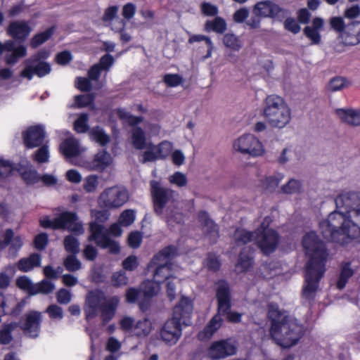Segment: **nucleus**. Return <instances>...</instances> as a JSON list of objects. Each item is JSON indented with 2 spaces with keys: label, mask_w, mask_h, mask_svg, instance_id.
<instances>
[{
  "label": "nucleus",
  "mask_w": 360,
  "mask_h": 360,
  "mask_svg": "<svg viewBox=\"0 0 360 360\" xmlns=\"http://www.w3.org/2000/svg\"><path fill=\"white\" fill-rule=\"evenodd\" d=\"M302 245L309 259L305 269L302 299L304 304L311 305L319 290L320 281L326 272V264L329 254L324 243L314 232L308 233L304 236Z\"/></svg>",
  "instance_id": "1"
},
{
  "label": "nucleus",
  "mask_w": 360,
  "mask_h": 360,
  "mask_svg": "<svg viewBox=\"0 0 360 360\" xmlns=\"http://www.w3.org/2000/svg\"><path fill=\"white\" fill-rule=\"evenodd\" d=\"M216 297L217 300V314L209 321L204 329L198 335V339L206 340L212 338L214 333L221 327L223 319L221 315L226 316L230 322L240 321L241 314L231 312V292L229 284L224 281H219L217 284Z\"/></svg>",
  "instance_id": "2"
},
{
  "label": "nucleus",
  "mask_w": 360,
  "mask_h": 360,
  "mask_svg": "<svg viewBox=\"0 0 360 360\" xmlns=\"http://www.w3.org/2000/svg\"><path fill=\"white\" fill-rule=\"evenodd\" d=\"M192 311L191 300L182 297L174 308L172 318L167 320L162 327L160 332L161 339L169 345H175L182 334L181 325L190 324Z\"/></svg>",
  "instance_id": "3"
},
{
  "label": "nucleus",
  "mask_w": 360,
  "mask_h": 360,
  "mask_svg": "<svg viewBox=\"0 0 360 360\" xmlns=\"http://www.w3.org/2000/svg\"><path fill=\"white\" fill-rule=\"evenodd\" d=\"M233 238L238 245L254 240L264 255L275 251L279 243V235L269 226H259L255 233L247 231L242 227L236 229Z\"/></svg>",
  "instance_id": "4"
},
{
  "label": "nucleus",
  "mask_w": 360,
  "mask_h": 360,
  "mask_svg": "<svg viewBox=\"0 0 360 360\" xmlns=\"http://www.w3.org/2000/svg\"><path fill=\"white\" fill-rule=\"evenodd\" d=\"M303 326L289 319L271 325L270 335L275 342L283 348L295 345L303 335Z\"/></svg>",
  "instance_id": "5"
},
{
  "label": "nucleus",
  "mask_w": 360,
  "mask_h": 360,
  "mask_svg": "<svg viewBox=\"0 0 360 360\" xmlns=\"http://www.w3.org/2000/svg\"><path fill=\"white\" fill-rule=\"evenodd\" d=\"M264 116L272 127L282 129L290 122L291 111L281 96L269 95L265 99Z\"/></svg>",
  "instance_id": "6"
},
{
  "label": "nucleus",
  "mask_w": 360,
  "mask_h": 360,
  "mask_svg": "<svg viewBox=\"0 0 360 360\" xmlns=\"http://www.w3.org/2000/svg\"><path fill=\"white\" fill-rule=\"evenodd\" d=\"M176 248L169 245L155 255L148 265V269L154 268L153 279L158 283L174 278L170 259L176 255Z\"/></svg>",
  "instance_id": "7"
},
{
  "label": "nucleus",
  "mask_w": 360,
  "mask_h": 360,
  "mask_svg": "<svg viewBox=\"0 0 360 360\" xmlns=\"http://www.w3.org/2000/svg\"><path fill=\"white\" fill-rule=\"evenodd\" d=\"M91 234L89 241H94L98 246L103 249H108L109 252L117 254L120 252V245L112 240L110 236H120L122 234L121 226H90Z\"/></svg>",
  "instance_id": "8"
},
{
  "label": "nucleus",
  "mask_w": 360,
  "mask_h": 360,
  "mask_svg": "<svg viewBox=\"0 0 360 360\" xmlns=\"http://www.w3.org/2000/svg\"><path fill=\"white\" fill-rule=\"evenodd\" d=\"M49 56L47 51L41 49L32 55L25 61V68L20 72V77L31 80L34 75L39 77H43L49 74L51 68L49 63L43 61Z\"/></svg>",
  "instance_id": "9"
},
{
  "label": "nucleus",
  "mask_w": 360,
  "mask_h": 360,
  "mask_svg": "<svg viewBox=\"0 0 360 360\" xmlns=\"http://www.w3.org/2000/svg\"><path fill=\"white\" fill-rule=\"evenodd\" d=\"M129 198L128 191L117 186L106 188L100 194L98 204L100 207L114 210L123 206Z\"/></svg>",
  "instance_id": "10"
},
{
  "label": "nucleus",
  "mask_w": 360,
  "mask_h": 360,
  "mask_svg": "<svg viewBox=\"0 0 360 360\" xmlns=\"http://www.w3.org/2000/svg\"><path fill=\"white\" fill-rule=\"evenodd\" d=\"M233 148L244 154L251 156H259L264 153L262 143L252 134H245L238 139L233 143Z\"/></svg>",
  "instance_id": "11"
},
{
  "label": "nucleus",
  "mask_w": 360,
  "mask_h": 360,
  "mask_svg": "<svg viewBox=\"0 0 360 360\" xmlns=\"http://www.w3.org/2000/svg\"><path fill=\"white\" fill-rule=\"evenodd\" d=\"M41 321V312L30 311L23 316L19 324L26 337L36 338L39 336Z\"/></svg>",
  "instance_id": "12"
},
{
  "label": "nucleus",
  "mask_w": 360,
  "mask_h": 360,
  "mask_svg": "<svg viewBox=\"0 0 360 360\" xmlns=\"http://www.w3.org/2000/svg\"><path fill=\"white\" fill-rule=\"evenodd\" d=\"M172 150V144L168 141H162L158 145L150 142L148 150L142 154L141 163L155 162L157 160H165L167 158Z\"/></svg>",
  "instance_id": "13"
},
{
  "label": "nucleus",
  "mask_w": 360,
  "mask_h": 360,
  "mask_svg": "<svg viewBox=\"0 0 360 360\" xmlns=\"http://www.w3.org/2000/svg\"><path fill=\"white\" fill-rule=\"evenodd\" d=\"M337 207H345L347 212H352L354 217L360 216V193L344 192L335 199Z\"/></svg>",
  "instance_id": "14"
},
{
  "label": "nucleus",
  "mask_w": 360,
  "mask_h": 360,
  "mask_svg": "<svg viewBox=\"0 0 360 360\" xmlns=\"http://www.w3.org/2000/svg\"><path fill=\"white\" fill-rule=\"evenodd\" d=\"M254 14L262 18H271L282 20L285 15V10L275 3L266 0L257 2L253 7Z\"/></svg>",
  "instance_id": "15"
},
{
  "label": "nucleus",
  "mask_w": 360,
  "mask_h": 360,
  "mask_svg": "<svg viewBox=\"0 0 360 360\" xmlns=\"http://www.w3.org/2000/svg\"><path fill=\"white\" fill-rule=\"evenodd\" d=\"M322 230L323 237L333 243H336L342 245L349 243L353 238L349 234L351 228H359V226H323Z\"/></svg>",
  "instance_id": "16"
},
{
  "label": "nucleus",
  "mask_w": 360,
  "mask_h": 360,
  "mask_svg": "<svg viewBox=\"0 0 360 360\" xmlns=\"http://www.w3.org/2000/svg\"><path fill=\"white\" fill-rule=\"evenodd\" d=\"M46 137L43 126L33 125L29 127L22 133L23 144L26 148L32 149L41 146Z\"/></svg>",
  "instance_id": "17"
},
{
  "label": "nucleus",
  "mask_w": 360,
  "mask_h": 360,
  "mask_svg": "<svg viewBox=\"0 0 360 360\" xmlns=\"http://www.w3.org/2000/svg\"><path fill=\"white\" fill-rule=\"evenodd\" d=\"M237 352L236 347L228 340L215 341L207 349V356L211 359H224L234 355Z\"/></svg>",
  "instance_id": "18"
},
{
  "label": "nucleus",
  "mask_w": 360,
  "mask_h": 360,
  "mask_svg": "<svg viewBox=\"0 0 360 360\" xmlns=\"http://www.w3.org/2000/svg\"><path fill=\"white\" fill-rule=\"evenodd\" d=\"M150 185L154 207L162 210L168 202L169 200V193L172 191L162 187L160 182L155 180L151 181Z\"/></svg>",
  "instance_id": "19"
},
{
  "label": "nucleus",
  "mask_w": 360,
  "mask_h": 360,
  "mask_svg": "<svg viewBox=\"0 0 360 360\" xmlns=\"http://www.w3.org/2000/svg\"><path fill=\"white\" fill-rule=\"evenodd\" d=\"M7 34L15 40L24 41L32 32L29 22L17 20L10 22L7 28Z\"/></svg>",
  "instance_id": "20"
},
{
  "label": "nucleus",
  "mask_w": 360,
  "mask_h": 360,
  "mask_svg": "<svg viewBox=\"0 0 360 360\" xmlns=\"http://www.w3.org/2000/svg\"><path fill=\"white\" fill-rule=\"evenodd\" d=\"M323 20L321 18L316 17L312 20L311 26H307L304 28L303 32L307 38H308L312 44H319L321 41L320 30L323 27Z\"/></svg>",
  "instance_id": "21"
},
{
  "label": "nucleus",
  "mask_w": 360,
  "mask_h": 360,
  "mask_svg": "<svg viewBox=\"0 0 360 360\" xmlns=\"http://www.w3.org/2000/svg\"><path fill=\"white\" fill-rule=\"evenodd\" d=\"M119 302L120 300L117 296H113L108 300L104 299V302L100 307L101 316L103 325L114 317Z\"/></svg>",
  "instance_id": "22"
},
{
  "label": "nucleus",
  "mask_w": 360,
  "mask_h": 360,
  "mask_svg": "<svg viewBox=\"0 0 360 360\" xmlns=\"http://www.w3.org/2000/svg\"><path fill=\"white\" fill-rule=\"evenodd\" d=\"M357 225L349 219L347 212L343 213L338 211L330 212L327 219L320 222L319 225Z\"/></svg>",
  "instance_id": "23"
},
{
  "label": "nucleus",
  "mask_w": 360,
  "mask_h": 360,
  "mask_svg": "<svg viewBox=\"0 0 360 360\" xmlns=\"http://www.w3.org/2000/svg\"><path fill=\"white\" fill-rule=\"evenodd\" d=\"M41 257L39 253H32L27 257L21 258L17 263V268L22 272H28L40 266Z\"/></svg>",
  "instance_id": "24"
},
{
  "label": "nucleus",
  "mask_w": 360,
  "mask_h": 360,
  "mask_svg": "<svg viewBox=\"0 0 360 360\" xmlns=\"http://www.w3.org/2000/svg\"><path fill=\"white\" fill-rule=\"evenodd\" d=\"M335 113L343 122H346L352 126L360 125L359 110L339 108L335 110Z\"/></svg>",
  "instance_id": "25"
},
{
  "label": "nucleus",
  "mask_w": 360,
  "mask_h": 360,
  "mask_svg": "<svg viewBox=\"0 0 360 360\" xmlns=\"http://www.w3.org/2000/svg\"><path fill=\"white\" fill-rule=\"evenodd\" d=\"M358 27H359V21L352 22L347 25L341 35L345 45L355 46L359 44V41H357Z\"/></svg>",
  "instance_id": "26"
},
{
  "label": "nucleus",
  "mask_w": 360,
  "mask_h": 360,
  "mask_svg": "<svg viewBox=\"0 0 360 360\" xmlns=\"http://www.w3.org/2000/svg\"><path fill=\"white\" fill-rule=\"evenodd\" d=\"M252 250L250 248H245L240 252L236 264V270L238 272L248 271L253 265Z\"/></svg>",
  "instance_id": "27"
},
{
  "label": "nucleus",
  "mask_w": 360,
  "mask_h": 360,
  "mask_svg": "<svg viewBox=\"0 0 360 360\" xmlns=\"http://www.w3.org/2000/svg\"><path fill=\"white\" fill-rule=\"evenodd\" d=\"M131 141L133 147L136 150H148L149 143H147L146 133L141 127L131 129Z\"/></svg>",
  "instance_id": "28"
},
{
  "label": "nucleus",
  "mask_w": 360,
  "mask_h": 360,
  "mask_svg": "<svg viewBox=\"0 0 360 360\" xmlns=\"http://www.w3.org/2000/svg\"><path fill=\"white\" fill-rule=\"evenodd\" d=\"M60 150L67 158L77 157L80 154L77 141L74 139H66L60 145Z\"/></svg>",
  "instance_id": "29"
},
{
  "label": "nucleus",
  "mask_w": 360,
  "mask_h": 360,
  "mask_svg": "<svg viewBox=\"0 0 360 360\" xmlns=\"http://www.w3.org/2000/svg\"><path fill=\"white\" fill-rule=\"evenodd\" d=\"M89 139L101 146H105L110 141V138L100 126H95L91 128L89 131Z\"/></svg>",
  "instance_id": "30"
},
{
  "label": "nucleus",
  "mask_w": 360,
  "mask_h": 360,
  "mask_svg": "<svg viewBox=\"0 0 360 360\" xmlns=\"http://www.w3.org/2000/svg\"><path fill=\"white\" fill-rule=\"evenodd\" d=\"M354 273L350 262L342 263L340 266V271L336 283L337 288L339 290L343 289L349 279L354 275Z\"/></svg>",
  "instance_id": "31"
},
{
  "label": "nucleus",
  "mask_w": 360,
  "mask_h": 360,
  "mask_svg": "<svg viewBox=\"0 0 360 360\" xmlns=\"http://www.w3.org/2000/svg\"><path fill=\"white\" fill-rule=\"evenodd\" d=\"M227 29V24L224 18L219 16L215 17L212 20H207L205 24V30L207 32H214L217 34H223Z\"/></svg>",
  "instance_id": "32"
},
{
  "label": "nucleus",
  "mask_w": 360,
  "mask_h": 360,
  "mask_svg": "<svg viewBox=\"0 0 360 360\" xmlns=\"http://www.w3.org/2000/svg\"><path fill=\"white\" fill-rule=\"evenodd\" d=\"M152 329L151 321L148 319L144 318L136 323L133 328V334L138 338H145L150 333Z\"/></svg>",
  "instance_id": "33"
},
{
  "label": "nucleus",
  "mask_w": 360,
  "mask_h": 360,
  "mask_svg": "<svg viewBox=\"0 0 360 360\" xmlns=\"http://www.w3.org/2000/svg\"><path fill=\"white\" fill-rule=\"evenodd\" d=\"M110 155L105 150L99 151L92 161L93 169L98 171L104 170L110 165Z\"/></svg>",
  "instance_id": "34"
},
{
  "label": "nucleus",
  "mask_w": 360,
  "mask_h": 360,
  "mask_svg": "<svg viewBox=\"0 0 360 360\" xmlns=\"http://www.w3.org/2000/svg\"><path fill=\"white\" fill-rule=\"evenodd\" d=\"M78 216L75 212L64 211L56 217V225H82L77 222Z\"/></svg>",
  "instance_id": "35"
},
{
  "label": "nucleus",
  "mask_w": 360,
  "mask_h": 360,
  "mask_svg": "<svg viewBox=\"0 0 360 360\" xmlns=\"http://www.w3.org/2000/svg\"><path fill=\"white\" fill-rule=\"evenodd\" d=\"M18 326L16 322L4 323L0 329V345H8L13 340L12 332Z\"/></svg>",
  "instance_id": "36"
},
{
  "label": "nucleus",
  "mask_w": 360,
  "mask_h": 360,
  "mask_svg": "<svg viewBox=\"0 0 360 360\" xmlns=\"http://www.w3.org/2000/svg\"><path fill=\"white\" fill-rule=\"evenodd\" d=\"M56 28V26L53 25L45 31L34 35L30 41L31 47L34 49L37 48L49 40L53 35Z\"/></svg>",
  "instance_id": "37"
},
{
  "label": "nucleus",
  "mask_w": 360,
  "mask_h": 360,
  "mask_svg": "<svg viewBox=\"0 0 360 360\" xmlns=\"http://www.w3.org/2000/svg\"><path fill=\"white\" fill-rule=\"evenodd\" d=\"M141 292L146 299H150L156 295L160 290V286L155 280H147L140 285Z\"/></svg>",
  "instance_id": "38"
},
{
  "label": "nucleus",
  "mask_w": 360,
  "mask_h": 360,
  "mask_svg": "<svg viewBox=\"0 0 360 360\" xmlns=\"http://www.w3.org/2000/svg\"><path fill=\"white\" fill-rule=\"evenodd\" d=\"M268 317L271 320V325L276 323L285 321L290 318L286 316L284 311L279 309L278 305L276 303H270L268 305Z\"/></svg>",
  "instance_id": "39"
},
{
  "label": "nucleus",
  "mask_w": 360,
  "mask_h": 360,
  "mask_svg": "<svg viewBox=\"0 0 360 360\" xmlns=\"http://www.w3.org/2000/svg\"><path fill=\"white\" fill-rule=\"evenodd\" d=\"M73 129L77 134L89 133L91 128L89 125V115L86 112L80 113L73 123Z\"/></svg>",
  "instance_id": "40"
},
{
  "label": "nucleus",
  "mask_w": 360,
  "mask_h": 360,
  "mask_svg": "<svg viewBox=\"0 0 360 360\" xmlns=\"http://www.w3.org/2000/svg\"><path fill=\"white\" fill-rule=\"evenodd\" d=\"M110 209L103 208V210H91V217L95 219L94 221L89 222L87 225H100L107 221L110 216Z\"/></svg>",
  "instance_id": "41"
},
{
  "label": "nucleus",
  "mask_w": 360,
  "mask_h": 360,
  "mask_svg": "<svg viewBox=\"0 0 360 360\" xmlns=\"http://www.w3.org/2000/svg\"><path fill=\"white\" fill-rule=\"evenodd\" d=\"M136 219V211L132 209H127L122 211L117 221L110 225H132Z\"/></svg>",
  "instance_id": "42"
},
{
  "label": "nucleus",
  "mask_w": 360,
  "mask_h": 360,
  "mask_svg": "<svg viewBox=\"0 0 360 360\" xmlns=\"http://www.w3.org/2000/svg\"><path fill=\"white\" fill-rule=\"evenodd\" d=\"M20 176L27 185H34L40 181V175L34 169H25L20 172Z\"/></svg>",
  "instance_id": "43"
},
{
  "label": "nucleus",
  "mask_w": 360,
  "mask_h": 360,
  "mask_svg": "<svg viewBox=\"0 0 360 360\" xmlns=\"http://www.w3.org/2000/svg\"><path fill=\"white\" fill-rule=\"evenodd\" d=\"M223 43L225 46L237 51H239L243 46L240 39L232 33H227L224 35Z\"/></svg>",
  "instance_id": "44"
},
{
  "label": "nucleus",
  "mask_w": 360,
  "mask_h": 360,
  "mask_svg": "<svg viewBox=\"0 0 360 360\" xmlns=\"http://www.w3.org/2000/svg\"><path fill=\"white\" fill-rule=\"evenodd\" d=\"M63 245L65 251L70 255H77L79 252V242L72 235L68 236L64 238Z\"/></svg>",
  "instance_id": "45"
},
{
  "label": "nucleus",
  "mask_w": 360,
  "mask_h": 360,
  "mask_svg": "<svg viewBox=\"0 0 360 360\" xmlns=\"http://www.w3.org/2000/svg\"><path fill=\"white\" fill-rule=\"evenodd\" d=\"M281 190L285 194L299 193L302 190V183L298 180L291 179L282 186Z\"/></svg>",
  "instance_id": "46"
},
{
  "label": "nucleus",
  "mask_w": 360,
  "mask_h": 360,
  "mask_svg": "<svg viewBox=\"0 0 360 360\" xmlns=\"http://www.w3.org/2000/svg\"><path fill=\"white\" fill-rule=\"evenodd\" d=\"M55 288V285L51 281L44 279L41 282L34 285V290H33V295L38 293L49 294Z\"/></svg>",
  "instance_id": "47"
},
{
  "label": "nucleus",
  "mask_w": 360,
  "mask_h": 360,
  "mask_svg": "<svg viewBox=\"0 0 360 360\" xmlns=\"http://www.w3.org/2000/svg\"><path fill=\"white\" fill-rule=\"evenodd\" d=\"M282 178L283 176L278 178L275 176H269L262 179L261 183L264 190L269 192L274 191L278 187Z\"/></svg>",
  "instance_id": "48"
},
{
  "label": "nucleus",
  "mask_w": 360,
  "mask_h": 360,
  "mask_svg": "<svg viewBox=\"0 0 360 360\" xmlns=\"http://www.w3.org/2000/svg\"><path fill=\"white\" fill-rule=\"evenodd\" d=\"M63 265L69 271H77L82 268V263L77 258L76 255H68L64 259Z\"/></svg>",
  "instance_id": "49"
},
{
  "label": "nucleus",
  "mask_w": 360,
  "mask_h": 360,
  "mask_svg": "<svg viewBox=\"0 0 360 360\" xmlns=\"http://www.w3.org/2000/svg\"><path fill=\"white\" fill-rule=\"evenodd\" d=\"M94 96L93 94H80L75 96V105L78 108L87 107L94 103Z\"/></svg>",
  "instance_id": "50"
},
{
  "label": "nucleus",
  "mask_w": 360,
  "mask_h": 360,
  "mask_svg": "<svg viewBox=\"0 0 360 360\" xmlns=\"http://www.w3.org/2000/svg\"><path fill=\"white\" fill-rule=\"evenodd\" d=\"M39 148L36 150L34 155V160L38 163H44L49 161V146L46 144H42L39 146Z\"/></svg>",
  "instance_id": "51"
},
{
  "label": "nucleus",
  "mask_w": 360,
  "mask_h": 360,
  "mask_svg": "<svg viewBox=\"0 0 360 360\" xmlns=\"http://www.w3.org/2000/svg\"><path fill=\"white\" fill-rule=\"evenodd\" d=\"M98 186V176L94 174L87 176L84 179L83 188L86 193H94Z\"/></svg>",
  "instance_id": "52"
},
{
  "label": "nucleus",
  "mask_w": 360,
  "mask_h": 360,
  "mask_svg": "<svg viewBox=\"0 0 360 360\" xmlns=\"http://www.w3.org/2000/svg\"><path fill=\"white\" fill-rule=\"evenodd\" d=\"M163 82L169 87H176L182 83L183 78L178 74H166L163 77Z\"/></svg>",
  "instance_id": "53"
},
{
  "label": "nucleus",
  "mask_w": 360,
  "mask_h": 360,
  "mask_svg": "<svg viewBox=\"0 0 360 360\" xmlns=\"http://www.w3.org/2000/svg\"><path fill=\"white\" fill-rule=\"evenodd\" d=\"M75 86L83 92H89L92 89L91 79L89 77H77L75 80Z\"/></svg>",
  "instance_id": "54"
},
{
  "label": "nucleus",
  "mask_w": 360,
  "mask_h": 360,
  "mask_svg": "<svg viewBox=\"0 0 360 360\" xmlns=\"http://www.w3.org/2000/svg\"><path fill=\"white\" fill-rule=\"evenodd\" d=\"M46 312L49 314L50 319L53 320H61L63 318V309L57 304H51L46 309Z\"/></svg>",
  "instance_id": "55"
},
{
  "label": "nucleus",
  "mask_w": 360,
  "mask_h": 360,
  "mask_svg": "<svg viewBox=\"0 0 360 360\" xmlns=\"http://www.w3.org/2000/svg\"><path fill=\"white\" fill-rule=\"evenodd\" d=\"M330 25L333 30L338 33L341 34V35L342 34L347 26L343 18L342 17L337 16L330 18Z\"/></svg>",
  "instance_id": "56"
},
{
  "label": "nucleus",
  "mask_w": 360,
  "mask_h": 360,
  "mask_svg": "<svg viewBox=\"0 0 360 360\" xmlns=\"http://www.w3.org/2000/svg\"><path fill=\"white\" fill-rule=\"evenodd\" d=\"M347 82V81L344 77H335L330 79L328 88L331 91H337L345 87Z\"/></svg>",
  "instance_id": "57"
},
{
  "label": "nucleus",
  "mask_w": 360,
  "mask_h": 360,
  "mask_svg": "<svg viewBox=\"0 0 360 360\" xmlns=\"http://www.w3.org/2000/svg\"><path fill=\"white\" fill-rule=\"evenodd\" d=\"M16 283L20 288L27 290L31 295H33L35 284H33L27 276L19 277L16 281Z\"/></svg>",
  "instance_id": "58"
},
{
  "label": "nucleus",
  "mask_w": 360,
  "mask_h": 360,
  "mask_svg": "<svg viewBox=\"0 0 360 360\" xmlns=\"http://www.w3.org/2000/svg\"><path fill=\"white\" fill-rule=\"evenodd\" d=\"M13 169V165L10 160L0 159V178L8 176Z\"/></svg>",
  "instance_id": "59"
},
{
  "label": "nucleus",
  "mask_w": 360,
  "mask_h": 360,
  "mask_svg": "<svg viewBox=\"0 0 360 360\" xmlns=\"http://www.w3.org/2000/svg\"><path fill=\"white\" fill-rule=\"evenodd\" d=\"M206 266L208 269L217 271L221 266V262L215 255L209 253L206 259Z\"/></svg>",
  "instance_id": "60"
},
{
  "label": "nucleus",
  "mask_w": 360,
  "mask_h": 360,
  "mask_svg": "<svg viewBox=\"0 0 360 360\" xmlns=\"http://www.w3.org/2000/svg\"><path fill=\"white\" fill-rule=\"evenodd\" d=\"M72 295L70 290L65 288L60 289L56 293L57 302L61 304H68L70 302Z\"/></svg>",
  "instance_id": "61"
},
{
  "label": "nucleus",
  "mask_w": 360,
  "mask_h": 360,
  "mask_svg": "<svg viewBox=\"0 0 360 360\" xmlns=\"http://www.w3.org/2000/svg\"><path fill=\"white\" fill-rule=\"evenodd\" d=\"M11 247L9 248V254L15 257L17 252L20 250L23 245L22 239L20 236H15L11 238V241L9 243Z\"/></svg>",
  "instance_id": "62"
},
{
  "label": "nucleus",
  "mask_w": 360,
  "mask_h": 360,
  "mask_svg": "<svg viewBox=\"0 0 360 360\" xmlns=\"http://www.w3.org/2000/svg\"><path fill=\"white\" fill-rule=\"evenodd\" d=\"M142 241V234L139 231L131 232L128 237L129 245L134 248H138Z\"/></svg>",
  "instance_id": "63"
},
{
  "label": "nucleus",
  "mask_w": 360,
  "mask_h": 360,
  "mask_svg": "<svg viewBox=\"0 0 360 360\" xmlns=\"http://www.w3.org/2000/svg\"><path fill=\"white\" fill-rule=\"evenodd\" d=\"M284 27L293 34H297L300 32L301 27L298 22L292 18H288L284 22Z\"/></svg>",
  "instance_id": "64"
}]
</instances>
